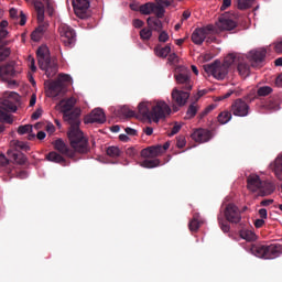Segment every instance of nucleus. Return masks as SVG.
<instances>
[{"label":"nucleus","mask_w":282,"mask_h":282,"mask_svg":"<svg viewBox=\"0 0 282 282\" xmlns=\"http://www.w3.org/2000/svg\"><path fill=\"white\" fill-rule=\"evenodd\" d=\"M264 225H265V221H264V219H262V218L254 220V227H256V228H262Z\"/></svg>","instance_id":"13d9d810"},{"label":"nucleus","mask_w":282,"mask_h":282,"mask_svg":"<svg viewBox=\"0 0 282 282\" xmlns=\"http://www.w3.org/2000/svg\"><path fill=\"white\" fill-rule=\"evenodd\" d=\"M12 77H15V69H14L13 62L0 66V78H2V80H8Z\"/></svg>","instance_id":"a878e982"},{"label":"nucleus","mask_w":282,"mask_h":282,"mask_svg":"<svg viewBox=\"0 0 282 282\" xmlns=\"http://www.w3.org/2000/svg\"><path fill=\"white\" fill-rule=\"evenodd\" d=\"M19 150L28 152L30 150V147L24 142L17 141L15 150H9L8 158L9 161L23 165L28 162V158H25V154H23V152H20Z\"/></svg>","instance_id":"6e6552de"},{"label":"nucleus","mask_w":282,"mask_h":282,"mask_svg":"<svg viewBox=\"0 0 282 282\" xmlns=\"http://www.w3.org/2000/svg\"><path fill=\"white\" fill-rule=\"evenodd\" d=\"M61 105H63V112H70L73 111L72 109L75 107V98H68L66 101L62 100Z\"/></svg>","instance_id":"4c0bfd02"},{"label":"nucleus","mask_w":282,"mask_h":282,"mask_svg":"<svg viewBox=\"0 0 282 282\" xmlns=\"http://www.w3.org/2000/svg\"><path fill=\"white\" fill-rule=\"evenodd\" d=\"M237 70H238V74H240V76L242 78H246L250 74V66L245 61L239 62L237 65Z\"/></svg>","instance_id":"473e14b6"},{"label":"nucleus","mask_w":282,"mask_h":282,"mask_svg":"<svg viewBox=\"0 0 282 282\" xmlns=\"http://www.w3.org/2000/svg\"><path fill=\"white\" fill-rule=\"evenodd\" d=\"M126 154H128L130 158H134L137 155V150L133 148H129L126 150Z\"/></svg>","instance_id":"052dcab7"},{"label":"nucleus","mask_w":282,"mask_h":282,"mask_svg":"<svg viewBox=\"0 0 282 282\" xmlns=\"http://www.w3.org/2000/svg\"><path fill=\"white\" fill-rule=\"evenodd\" d=\"M267 109L271 110V111H278L280 109L279 105L270 101V104H267Z\"/></svg>","instance_id":"5fc2aeb1"},{"label":"nucleus","mask_w":282,"mask_h":282,"mask_svg":"<svg viewBox=\"0 0 282 282\" xmlns=\"http://www.w3.org/2000/svg\"><path fill=\"white\" fill-rule=\"evenodd\" d=\"M142 25H144V22H143L142 20H140V19H134V20H133V26H134V29H141Z\"/></svg>","instance_id":"4d7b16f0"},{"label":"nucleus","mask_w":282,"mask_h":282,"mask_svg":"<svg viewBox=\"0 0 282 282\" xmlns=\"http://www.w3.org/2000/svg\"><path fill=\"white\" fill-rule=\"evenodd\" d=\"M265 183V181H261L258 174H250L249 177H247V188L253 193L258 192L259 187Z\"/></svg>","instance_id":"5701e85b"},{"label":"nucleus","mask_w":282,"mask_h":282,"mask_svg":"<svg viewBox=\"0 0 282 282\" xmlns=\"http://www.w3.org/2000/svg\"><path fill=\"white\" fill-rule=\"evenodd\" d=\"M274 174L276 178L282 181V155H279V158L275 159Z\"/></svg>","instance_id":"e433bc0d"},{"label":"nucleus","mask_w":282,"mask_h":282,"mask_svg":"<svg viewBox=\"0 0 282 282\" xmlns=\"http://www.w3.org/2000/svg\"><path fill=\"white\" fill-rule=\"evenodd\" d=\"M186 144L185 137L184 135H177L176 137V147L177 149H184Z\"/></svg>","instance_id":"de8ad7c7"},{"label":"nucleus","mask_w":282,"mask_h":282,"mask_svg":"<svg viewBox=\"0 0 282 282\" xmlns=\"http://www.w3.org/2000/svg\"><path fill=\"white\" fill-rule=\"evenodd\" d=\"M159 19H161V18L148 17V19H147L148 26L150 29H153V31H155V32H161L162 28H163V23Z\"/></svg>","instance_id":"cd10ccee"},{"label":"nucleus","mask_w":282,"mask_h":282,"mask_svg":"<svg viewBox=\"0 0 282 282\" xmlns=\"http://www.w3.org/2000/svg\"><path fill=\"white\" fill-rule=\"evenodd\" d=\"M243 62H245V57L242 54L231 53L224 58V63H220V66L230 67L231 65H239V63H243Z\"/></svg>","instance_id":"393cba45"},{"label":"nucleus","mask_w":282,"mask_h":282,"mask_svg":"<svg viewBox=\"0 0 282 282\" xmlns=\"http://www.w3.org/2000/svg\"><path fill=\"white\" fill-rule=\"evenodd\" d=\"M46 132L53 134L55 132V126L53 123L46 124Z\"/></svg>","instance_id":"69168bd1"},{"label":"nucleus","mask_w":282,"mask_h":282,"mask_svg":"<svg viewBox=\"0 0 282 282\" xmlns=\"http://www.w3.org/2000/svg\"><path fill=\"white\" fill-rule=\"evenodd\" d=\"M249 105L242 99L234 100L231 104V110L229 111L232 116L245 118L249 115Z\"/></svg>","instance_id":"dca6fc26"},{"label":"nucleus","mask_w":282,"mask_h":282,"mask_svg":"<svg viewBox=\"0 0 282 282\" xmlns=\"http://www.w3.org/2000/svg\"><path fill=\"white\" fill-rule=\"evenodd\" d=\"M34 10H35V13L37 14L39 26L35 28L33 33H31V40L33 42H39L41 41L42 36H44L45 32L48 30V23L44 22L45 7L43 2L34 1Z\"/></svg>","instance_id":"423d86ee"},{"label":"nucleus","mask_w":282,"mask_h":282,"mask_svg":"<svg viewBox=\"0 0 282 282\" xmlns=\"http://www.w3.org/2000/svg\"><path fill=\"white\" fill-rule=\"evenodd\" d=\"M254 0H237L238 10H248L252 7Z\"/></svg>","instance_id":"ea45409f"},{"label":"nucleus","mask_w":282,"mask_h":282,"mask_svg":"<svg viewBox=\"0 0 282 282\" xmlns=\"http://www.w3.org/2000/svg\"><path fill=\"white\" fill-rule=\"evenodd\" d=\"M74 14L78 19L85 20L91 17V12L89 11V7L91 4V0H72Z\"/></svg>","instance_id":"f8f14e48"},{"label":"nucleus","mask_w":282,"mask_h":282,"mask_svg":"<svg viewBox=\"0 0 282 282\" xmlns=\"http://www.w3.org/2000/svg\"><path fill=\"white\" fill-rule=\"evenodd\" d=\"M161 154H163L162 145H153L141 150V156L147 160L158 158Z\"/></svg>","instance_id":"b1692460"},{"label":"nucleus","mask_w":282,"mask_h":282,"mask_svg":"<svg viewBox=\"0 0 282 282\" xmlns=\"http://www.w3.org/2000/svg\"><path fill=\"white\" fill-rule=\"evenodd\" d=\"M46 160L55 163L61 164L63 166H66V159L62 156V154H58L57 152H50L46 154Z\"/></svg>","instance_id":"c85d7f7f"},{"label":"nucleus","mask_w":282,"mask_h":282,"mask_svg":"<svg viewBox=\"0 0 282 282\" xmlns=\"http://www.w3.org/2000/svg\"><path fill=\"white\" fill-rule=\"evenodd\" d=\"M105 122H106V115H105V111L100 108H97V109L93 110V112H90L89 116H87L85 118V123L102 124Z\"/></svg>","instance_id":"6ab92c4d"},{"label":"nucleus","mask_w":282,"mask_h":282,"mask_svg":"<svg viewBox=\"0 0 282 282\" xmlns=\"http://www.w3.org/2000/svg\"><path fill=\"white\" fill-rule=\"evenodd\" d=\"M181 131V124L175 123V126L172 127L171 133H169V137L176 135Z\"/></svg>","instance_id":"3c124183"},{"label":"nucleus","mask_w":282,"mask_h":282,"mask_svg":"<svg viewBox=\"0 0 282 282\" xmlns=\"http://www.w3.org/2000/svg\"><path fill=\"white\" fill-rule=\"evenodd\" d=\"M161 165V161L159 159H145L141 162V167L144 169H154Z\"/></svg>","instance_id":"72a5a7b5"},{"label":"nucleus","mask_w":282,"mask_h":282,"mask_svg":"<svg viewBox=\"0 0 282 282\" xmlns=\"http://www.w3.org/2000/svg\"><path fill=\"white\" fill-rule=\"evenodd\" d=\"M234 94L232 90H228L227 94L220 95L219 97H216V101H223L225 99L230 98V96Z\"/></svg>","instance_id":"603ef678"},{"label":"nucleus","mask_w":282,"mask_h":282,"mask_svg":"<svg viewBox=\"0 0 282 282\" xmlns=\"http://www.w3.org/2000/svg\"><path fill=\"white\" fill-rule=\"evenodd\" d=\"M139 12H141L143 15L155 14L158 19H163V17H165V9L163 8V6L155 4L153 2L141 4V7H139Z\"/></svg>","instance_id":"4468645a"},{"label":"nucleus","mask_w":282,"mask_h":282,"mask_svg":"<svg viewBox=\"0 0 282 282\" xmlns=\"http://www.w3.org/2000/svg\"><path fill=\"white\" fill-rule=\"evenodd\" d=\"M152 32L150 29L143 28L141 30V32H139V36H141V39L143 41H149L151 39Z\"/></svg>","instance_id":"a18cd8bd"},{"label":"nucleus","mask_w":282,"mask_h":282,"mask_svg":"<svg viewBox=\"0 0 282 282\" xmlns=\"http://www.w3.org/2000/svg\"><path fill=\"white\" fill-rule=\"evenodd\" d=\"M169 39H170V35L165 31H163L159 35V42L165 43L167 42Z\"/></svg>","instance_id":"864d4df0"},{"label":"nucleus","mask_w":282,"mask_h":282,"mask_svg":"<svg viewBox=\"0 0 282 282\" xmlns=\"http://www.w3.org/2000/svg\"><path fill=\"white\" fill-rule=\"evenodd\" d=\"M198 107L195 104L189 105L188 109L186 110L185 119H193L197 115Z\"/></svg>","instance_id":"a19ab883"},{"label":"nucleus","mask_w":282,"mask_h":282,"mask_svg":"<svg viewBox=\"0 0 282 282\" xmlns=\"http://www.w3.org/2000/svg\"><path fill=\"white\" fill-rule=\"evenodd\" d=\"M189 91L191 90H184L178 88H173L172 90V109L173 112H178L180 107H184L185 104H187V100L189 98Z\"/></svg>","instance_id":"9b49d317"},{"label":"nucleus","mask_w":282,"mask_h":282,"mask_svg":"<svg viewBox=\"0 0 282 282\" xmlns=\"http://www.w3.org/2000/svg\"><path fill=\"white\" fill-rule=\"evenodd\" d=\"M61 42L64 43L65 47H73L76 42L75 30L68 26L67 24H61L58 28Z\"/></svg>","instance_id":"ddd939ff"},{"label":"nucleus","mask_w":282,"mask_h":282,"mask_svg":"<svg viewBox=\"0 0 282 282\" xmlns=\"http://www.w3.org/2000/svg\"><path fill=\"white\" fill-rule=\"evenodd\" d=\"M224 216L225 219L223 218V216H218V224L220 230H223V232L225 234L230 232V225L228 223L237 225L241 220V212L239 207H237L232 203H229L227 207H225Z\"/></svg>","instance_id":"20e7f679"},{"label":"nucleus","mask_w":282,"mask_h":282,"mask_svg":"<svg viewBox=\"0 0 282 282\" xmlns=\"http://www.w3.org/2000/svg\"><path fill=\"white\" fill-rule=\"evenodd\" d=\"M32 132V126L31 124H24V126H20L18 127V134L20 135H24Z\"/></svg>","instance_id":"37998d69"},{"label":"nucleus","mask_w":282,"mask_h":282,"mask_svg":"<svg viewBox=\"0 0 282 282\" xmlns=\"http://www.w3.org/2000/svg\"><path fill=\"white\" fill-rule=\"evenodd\" d=\"M203 223L199 220V214H194L193 219L188 223L189 231L197 232Z\"/></svg>","instance_id":"7c9ffc66"},{"label":"nucleus","mask_w":282,"mask_h":282,"mask_svg":"<svg viewBox=\"0 0 282 282\" xmlns=\"http://www.w3.org/2000/svg\"><path fill=\"white\" fill-rule=\"evenodd\" d=\"M106 154L112 159H116L120 156L121 151L118 147L111 145L107 148Z\"/></svg>","instance_id":"58836bf2"},{"label":"nucleus","mask_w":282,"mask_h":282,"mask_svg":"<svg viewBox=\"0 0 282 282\" xmlns=\"http://www.w3.org/2000/svg\"><path fill=\"white\" fill-rule=\"evenodd\" d=\"M229 68L230 66L221 65V62L218 61H215L214 63L204 66L205 72L207 74H210L217 80L226 79Z\"/></svg>","instance_id":"9d476101"},{"label":"nucleus","mask_w":282,"mask_h":282,"mask_svg":"<svg viewBox=\"0 0 282 282\" xmlns=\"http://www.w3.org/2000/svg\"><path fill=\"white\" fill-rule=\"evenodd\" d=\"M79 109L63 111V119L69 124V131L67 132L69 147L76 150L78 154H87L89 152V142L87 137L84 135V132L79 130Z\"/></svg>","instance_id":"f257e3e1"},{"label":"nucleus","mask_w":282,"mask_h":282,"mask_svg":"<svg viewBox=\"0 0 282 282\" xmlns=\"http://www.w3.org/2000/svg\"><path fill=\"white\" fill-rule=\"evenodd\" d=\"M274 52L278 54H282V39L276 40L274 44Z\"/></svg>","instance_id":"8fccbe9b"},{"label":"nucleus","mask_w":282,"mask_h":282,"mask_svg":"<svg viewBox=\"0 0 282 282\" xmlns=\"http://www.w3.org/2000/svg\"><path fill=\"white\" fill-rule=\"evenodd\" d=\"M273 93V88L269 87V86H263V87H260L257 91L258 96L260 97H265V96H269L270 94Z\"/></svg>","instance_id":"79ce46f5"},{"label":"nucleus","mask_w":282,"mask_h":282,"mask_svg":"<svg viewBox=\"0 0 282 282\" xmlns=\"http://www.w3.org/2000/svg\"><path fill=\"white\" fill-rule=\"evenodd\" d=\"M231 7V0H223V6H220V11L227 10Z\"/></svg>","instance_id":"6e6d98bb"},{"label":"nucleus","mask_w":282,"mask_h":282,"mask_svg":"<svg viewBox=\"0 0 282 282\" xmlns=\"http://www.w3.org/2000/svg\"><path fill=\"white\" fill-rule=\"evenodd\" d=\"M42 116V110L37 109L31 115V119L37 120Z\"/></svg>","instance_id":"bf43d9fd"},{"label":"nucleus","mask_w":282,"mask_h":282,"mask_svg":"<svg viewBox=\"0 0 282 282\" xmlns=\"http://www.w3.org/2000/svg\"><path fill=\"white\" fill-rule=\"evenodd\" d=\"M172 110L174 111V109H171L170 105H167L164 100L153 102L143 101L138 105L139 117L155 123L167 119L171 116Z\"/></svg>","instance_id":"f03ea898"},{"label":"nucleus","mask_w":282,"mask_h":282,"mask_svg":"<svg viewBox=\"0 0 282 282\" xmlns=\"http://www.w3.org/2000/svg\"><path fill=\"white\" fill-rule=\"evenodd\" d=\"M7 26L8 22L6 20L0 22V62L7 61L11 55V48L7 47L6 43L2 42L8 35Z\"/></svg>","instance_id":"2eb2a0df"},{"label":"nucleus","mask_w":282,"mask_h":282,"mask_svg":"<svg viewBox=\"0 0 282 282\" xmlns=\"http://www.w3.org/2000/svg\"><path fill=\"white\" fill-rule=\"evenodd\" d=\"M258 213H259L260 219H267L268 213L265 208H260Z\"/></svg>","instance_id":"680f3d73"},{"label":"nucleus","mask_w":282,"mask_h":282,"mask_svg":"<svg viewBox=\"0 0 282 282\" xmlns=\"http://www.w3.org/2000/svg\"><path fill=\"white\" fill-rule=\"evenodd\" d=\"M275 86L282 88V74L276 77Z\"/></svg>","instance_id":"774afa93"},{"label":"nucleus","mask_w":282,"mask_h":282,"mask_svg":"<svg viewBox=\"0 0 282 282\" xmlns=\"http://www.w3.org/2000/svg\"><path fill=\"white\" fill-rule=\"evenodd\" d=\"M232 112L231 111H228V110H225L223 112H220L218 115V122L219 124L224 126V124H227L228 122H230V120L232 119Z\"/></svg>","instance_id":"c9c22d12"},{"label":"nucleus","mask_w":282,"mask_h":282,"mask_svg":"<svg viewBox=\"0 0 282 282\" xmlns=\"http://www.w3.org/2000/svg\"><path fill=\"white\" fill-rule=\"evenodd\" d=\"M26 22V18L25 14L23 13V11L20 12V25L23 26L25 25Z\"/></svg>","instance_id":"338daca9"},{"label":"nucleus","mask_w":282,"mask_h":282,"mask_svg":"<svg viewBox=\"0 0 282 282\" xmlns=\"http://www.w3.org/2000/svg\"><path fill=\"white\" fill-rule=\"evenodd\" d=\"M40 70L45 72L47 78H53L58 73L57 58L52 57L48 47L40 46L35 52Z\"/></svg>","instance_id":"7ed1b4c3"},{"label":"nucleus","mask_w":282,"mask_h":282,"mask_svg":"<svg viewBox=\"0 0 282 282\" xmlns=\"http://www.w3.org/2000/svg\"><path fill=\"white\" fill-rule=\"evenodd\" d=\"M9 162L10 160L4 154H0V165L6 166Z\"/></svg>","instance_id":"e2e57ef3"},{"label":"nucleus","mask_w":282,"mask_h":282,"mask_svg":"<svg viewBox=\"0 0 282 282\" xmlns=\"http://www.w3.org/2000/svg\"><path fill=\"white\" fill-rule=\"evenodd\" d=\"M155 56L159 58H166L171 53V46L166 45L162 47L161 45L155 46L154 48Z\"/></svg>","instance_id":"c756f323"},{"label":"nucleus","mask_w":282,"mask_h":282,"mask_svg":"<svg viewBox=\"0 0 282 282\" xmlns=\"http://www.w3.org/2000/svg\"><path fill=\"white\" fill-rule=\"evenodd\" d=\"M192 139L197 143H206L213 139V132L206 129H198L192 133Z\"/></svg>","instance_id":"412c9836"},{"label":"nucleus","mask_w":282,"mask_h":282,"mask_svg":"<svg viewBox=\"0 0 282 282\" xmlns=\"http://www.w3.org/2000/svg\"><path fill=\"white\" fill-rule=\"evenodd\" d=\"M121 115H123L126 118H134L137 116L135 111L129 109L127 106L121 107Z\"/></svg>","instance_id":"c03bdc74"},{"label":"nucleus","mask_w":282,"mask_h":282,"mask_svg":"<svg viewBox=\"0 0 282 282\" xmlns=\"http://www.w3.org/2000/svg\"><path fill=\"white\" fill-rule=\"evenodd\" d=\"M46 95L50 98H57L58 96L64 95V84L59 82H51L47 87Z\"/></svg>","instance_id":"4be33fe9"},{"label":"nucleus","mask_w":282,"mask_h":282,"mask_svg":"<svg viewBox=\"0 0 282 282\" xmlns=\"http://www.w3.org/2000/svg\"><path fill=\"white\" fill-rule=\"evenodd\" d=\"M174 78L177 85L174 89L186 91L193 90L195 82H193L192 72H189L188 68H185L184 66L178 67L175 72Z\"/></svg>","instance_id":"0eeeda50"},{"label":"nucleus","mask_w":282,"mask_h":282,"mask_svg":"<svg viewBox=\"0 0 282 282\" xmlns=\"http://www.w3.org/2000/svg\"><path fill=\"white\" fill-rule=\"evenodd\" d=\"M70 82H72V77L69 75L59 74L58 79H56L55 82H52V83H59V84L67 83V84H69Z\"/></svg>","instance_id":"49530a36"},{"label":"nucleus","mask_w":282,"mask_h":282,"mask_svg":"<svg viewBox=\"0 0 282 282\" xmlns=\"http://www.w3.org/2000/svg\"><path fill=\"white\" fill-rule=\"evenodd\" d=\"M240 238L247 241H256L257 235L252 230L249 229H241L240 230Z\"/></svg>","instance_id":"f704fd0d"},{"label":"nucleus","mask_w":282,"mask_h":282,"mask_svg":"<svg viewBox=\"0 0 282 282\" xmlns=\"http://www.w3.org/2000/svg\"><path fill=\"white\" fill-rule=\"evenodd\" d=\"M15 111H17V105L14 100L11 99V97L6 99H0V121L1 122H7L8 124H12L13 119L7 112H15Z\"/></svg>","instance_id":"1a4fd4ad"},{"label":"nucleus","mask_w":282,"mask_h":282,"mask_svg":"<svg viewBox=\"0 0 282 282\" xmlns=\"http://www.w3.org/2000/svg\"><path fill=\"white\" fill-rule=\"evenodd\" d=\"M124 132H126V134L131 135V137L137 135V130H133L132 128H129V127L124 129Z\"/></svg>","instance_id":"0e129e2a"},{"label":"nucleus","mask_w":282,"mask_h":282,"mask_svg":"<svg viewBox=\"0 0 282 282\" xmlns=\"http://www.w3.org/2000/svg\"><path fill=\"white\" fill-rule=\"evenodd\" d=\"M212 31L213 29L210 26L198 28L194 30L192 34V42L196 45L204 44L205 40L208 37Z\"/></svg>","instance_id":"f3484780"},{"label":"nucleus","mask_w":282,"mask_h":282,"mask_svg":"<svg viewBox=\"0 0 282 282\" xmlns=\"http://www.w3.org/2000/svg\"><path fill=\"white\" fill-rule=\"evenodd\" d=\"M250 252L256 258L274 260L282 254V245L279 242L272 245H251Z\"/></svg>","instance_id":"39448f33"},{"label":"nucleus","mask_w":282,"mask_h":282,"mask_svg":"<svg viewBox=\"0 0 282 282\" xmlns=\"http://www.w3.org/2000/svg\"><path fill=\"white\" fill-rule=\"evenodd\" d=\"M237 26V23L234 20H230L226 17H220L218 22V28L223 31H234Z\"/></svg>","instance_id":"bb28decb"},{"label":"nucleus","mask_w":282,"mask_h":282,"mask_svg":"<svg viewBox=\"0 0 282 282\" xmlns=\"http://www.w3.org/2000/svg\"><path fill=\"white\" fill-rule=\"evenodd\" d=\"M260 196H269L274 192V185L270 182H265V184L259 186L258 188Z\"/></svg>","instance_id":"2f4dec72"},{"label":"nucleus","mask_w":282,"mask_h":282,"mask_svg":"<svg viewBox=\"0 0 282 282\" xmlns=\"http://www.w3.org/2000/svg\"><path fill=\"white\" fill-rule=\"evenodd\" d=\"M26 62L29 64L31 73H36V65H34V58L32 55H29V57L26 58Z\"/></svg>","instance_id":"09e8293b"},{"label":"nucleus","mask_w":282,"mask_h":282,"mask_svg":"<svg viewBox=\"0 0 282 282\" xmlns=\"http://www.w3.org/2000/svg\"><path fill=\"white\" fill-rule=\"evenodd\" d=\"M267 55L265 48H258L249 52L247 58L251 63V67H259V65L264 61Z\"/></svg>","instance_id":"a211bd4d"},{"label":"nucleus","mask_w":282,"mask_h":282,"mask_svg":"<svg viewBox=\"0 0 282 282\" xmlns=\"http://www.w3.org/2000/svg\"><path fill=\"white\" fill-rule=\"evenodd\" d=\"M54 149L56 151H58L59 154H63L70 159L75 158V153H79L75 149H74V151L72 149H69L68 145L62 139L55 140Z\"/></svg>","instance_id":"aec40b11"}]
</instances>
